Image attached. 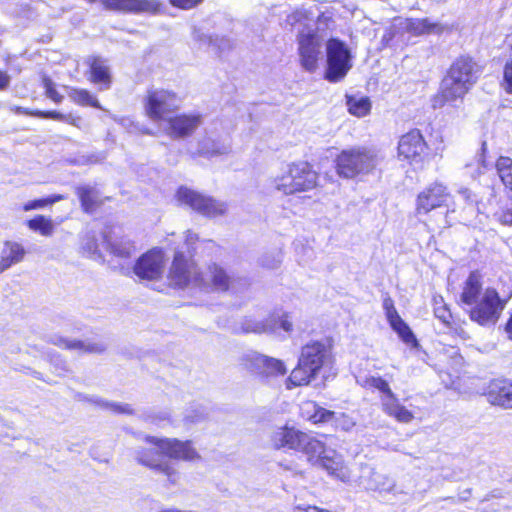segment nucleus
<instances>
[{"label": "nucleus", "instance_id": "69168bd1", "mask_svg": "<svg viewBox=\"0 0 512 512\" xmlns=\"http://www.w3.org/2000/svg\"><path fill=\"white\" fill-rule=\"evenodd\" d=\"M506 332L508 333L509 338L512 340V314L509 321L506 324Z\"/></svg>", "mask_w": 512, "mask_h": 512}, {"label": "nucleus", "instance_id": "680f3d73", "mask_svg": "<svg viewBox=\"0 0 512 512\" xmlns=\"http://www.w3.org/2000/svg\"><path fill=\"white\" fill-rule=\"evenodd\" d=\"M296 510L303 512H317V506H302L298 505L295 507Z\"/></svg>", "mask_w": 512, "mask_h": 512}, {"label": "nucleus", "instance_id": "6ab92c4d", "mask_svg": "<svg viewBox=\"0 0 512 512\" xmlns=\"http://www.w3.org/2000/svg\"><path fill=\"white\" fill-rule=\"evenodd\" d=\"M203 124L199 113H183L170 116L164 123L163 131L172 139L186 138Z\"/></svg>", "mask_w": 512, "mask_h": 512}, {"label": "nucleus", "instance_id": "20e7f679", "mask_svg": "<svg viewBox=\"0 0 512 512\" xmlns=\"http://www.w3.org/2000/svg\"><path fill=\"white\" fill-rule=\"evenodd\" d=\"M379 161L377 153L371 149L364 147L345 149L336 158V170L340 177L353 179L373 172Z\"/></svg>", "mask_w": 512, "mask_h": 512}, {"label": "nucleus", "instance_id": "39448f33", "mask_svg": "<svg viewBox=\"0 0 512 512\" xmlns=\"http://www.w3.org/2000/svg\"><path fill=\"white\" fill-rule=\"evenodd\" d=\"M270 444L275 449H288L303 453L306 457L320 448V440L310 433H306L287 424L272 429L269 435Z\"/></svg>", "mask_w": 512, "mask_h": 512}, {"label": "nucleus", "instance_id": "3c124183", "mask_svg": "<svg viewBox=\"0 0 512 512\" xmlns=\"http://www.w3.org/2000/svg\"><path fill=\"white\" fill-rule=\"evenodd\" d=\"M501 85L507 93L512 94V59L507 61L504 66Z\"/></svg>", "mask_w": 512, "mask_h": 512}, {"label": "nucleus", "instance_id": "a19ab883", "mask_svg": "<svg viewBox=\"0 0 512 512\" xmlns=\"http://www.w3.org/2000/svg\"><path fill=\"white\" fill-rule=\"evenodd\" d=\"M434 305V315L437 319H439L446 327H451V319L452 314L444 303V300L441 296H437L433 298Z\"/></svg>", "mask_w": 512, "mask_h": 512}, {"label": "nucleus", "instance_id": "aec40b11", "mask_svg": "<svg viewBox=\"0 0 512 512\" xmlns=\"http://www.w3.org/2000/svg\"><path fill=\"white\" fill-rule=\"evenodd\" d=\"M450 197L445 185L434 182L418 195L417 213L427 214L431 210L447 204Z\"/></svg>", "mask_w": 512, "mask_h": 512}, {"label": "nucleus", "instance_id": "cd10ccee", "mask_svg": "<svg viewBox=\"0 0 512 512\" xmlns=\"http://www.w3.org/2000/svg\"><path fill=\"white\" fill-rule=\"evenodd\" d=\"M52 342L62 348L88 353H101L106 346L102 342L69 340L63 337H55Z\"/></svg>", "mask_w": 512, "mask_h": 512}, {"label": "nucleus", "instance_id": "72a5a7b5", "mask_svg": "<svg viewBox=\"0 0 512 512\" xmlns=\"http://www.w3.org/2000/svg\"><path fill=\"white\" fill-rule=\"evenodd\" d=\"M242 330L246 333L274 334L275 325L269 323V317L265 320H257L255 318L248 317L242 322Z\"/></svg>", "mask_w": 512, "mask_h": 512}, {"label": "nucleus", "instance_id": "37998d69", "mask_svg": "<svg viewBox=\"0 0 512 512\" xmlns=\"http://www.w3.org/2000/svg\"><path fill=\"white\" fill-rule=\"evenodd\" d=\"M485 150V143H483L481 153L473 162L466 164L467 173L474 179L482 175L486 169Z\"/></svg>", "mask_w": 512, "mask_h": 512}, {"label": "nucleus", "instance_id": "2eb2a0df", "mask_svg": "<svg viewBox=\"0 0 512 512\" xmlns=\"http://www.w3.org/2000/svg\"><path fill=\"white\" fill-rule=\"evenodd\" d=\"M200 279L199 289L203 291L236 292L237 283L246 284L245 280L230 276L223 267L217 264L209 265L206 271L202 272Z\"/></svg>", "mask_w": 512, "mask_h": 512}, {"label": "nucleus", "instance_id": "1a4fd4ad", "mask_svg": "<svg viewBox=\"0 0 512 512\" xmlns=\"http://www.w3.org/2000/svg\"><path fill=\"white\" fill-rule=\"evenodd\" d=\"M326 54L325 78L330 82L342 80L352 67L351 54L347 45L337 38H331L326 44Z\"/></svg>", "mask_w": 512, "mask_h": 512}, {"label": "nucleus", "instance_id": "a18cd8bd", "mask_svg": "<svg viewBox=\"0 0 512 512\" xmlns=\"http://www.w3.org/2000/svg\"><path fill=\"white\" fill-rule=\"evenodd\" d=\"M269 323L275 325V332L278 328H281L286 333H289L293 330V324L290 321L289 315L287 313L270 315Z\"/></svg>", "mask_w": 512, "mask_h": 512}, {"label": "nucleus", "instance_id": "423d86ee", "mask_svg": "<svg viewBox=\"0 0 512 512\" xmlns=\"http://www.w3.org/2000/svg\"><path fill=\"white\" fill-rule=\"evenodd\" d=\"M181 104L180 97L171 90L153 89L147 92L144 99V110L147 117L157 123H165Z\"/></svg>", "mask_w": 512, "mask_h": 512}, {"label": "nucleus", "instance_id": "864d4df0", "mask_svg": "<svg viewBox=\"0 0 512 512\" xmlns=\"http://www.w3.org/2000/svg\"><path fill=\"white\" fill-rule=\"evenodd\" d=\"M459 194L467 204H474L477 202L476 196L468 188H461L459 190Z\"/></svg>", "mask_w": 512, "mask_h": 512}, {"label": "nucleus", "instance_id": "603ef678", "mask_svg": "<svg viewBox=\"0 0 512 512\" xmlns=\"http://www.w3.org/2000/svg\"><path fill=\"white\" fill-rule=\"evenodd\" d=\"M203 0H169V3L176 8L190 10L201 4Z\"/></svg>", "mask_w": 512, "mask_h": 512}, {"label": "nucleus", "instance_id": "f03ea898", "mask_svg": "<svg viewBox=\"0 0 512 512\" xmlns=\"http://www.w3.org/2000/svg\"><path fill=\"white\" fill-rule=\"evenodd\" d=\"M480 74L479 65L471 57L461 56L457 58L442 80L435 106L437 103L443 105L462 100L475 85Z\"/></svg>", "mask_w": 512, "mask_h": 512}, {"label": "nucleus", "instance_id": "f704fd0d", "mask_svg": "<svg viewBox=\"0 0 512 512\" xmlns=\"http://www.w3.org/2000/svg\"><path fill=\"white\" fill-rule=\"evenodd\" d=\"M495 168L503 185L512 191V159L508 156H500L496 160Z\"/></svg>", "mask_w": 512, "mask_h": 512}, {"label": "nucleus", "instance_id": "13d9d810", "mask_svg": "<svg viewBox=\"0 0 512 512\" xmlns=\"http://www.w3.org/2000/svg\"><path fill=\"white\" fill-rule=\"evenodd\" d=\"M197 239H198L197 234H195L191 231H187L185 242H186L188 248H190L192 246V244H194L197 241Z\"/></svg>", "mask_w": 512, "mask_h": 512}, {"label": "nucleus", "instance_id": "f257e3e1", "mask_svg": "<svg viewBox=\"0 0 512 512\" xmlns=\"http://www.w3.org/2000/svg\"><path fill=\"white\" fill-rule=\"evenodd\" d=\"M145 442L149 447L138 449L136 460L141 465L163 474L173 485L180 480V473L171 460L194 461L200 458L190 441L146 436Z\"/></svg>", "mask_w": 512, "mask_h": 512}, {"label": "nucleus", "instance_id": "b1692460", "mask_svg": "<svg viewBox=\"0 0 512 512\" xmlns=\"http://www.w3.org/2000/svg\"><path fill=\"white\" fill-rule=\"evenodd\" d=\"M163 4L159 0H120L117 10L135 13L156 15L162 11Z\"/></svg>", "mask_w": 512, "mask_h": 512}, {"label": "nucleus", "instance_id": "4d7b16f0", "mask_svg": "<svg viewBox=\"0 0 512 512\" xmlns=\"http://www.w3.org/2000/svg\"><path fill=\"white\" fill-rule=\"evenodd\" d=\"M385 315L389 324L400 318V315L398 314L395 307L385 311Z\"/></svg>", "mask_w": 512, "mask_h": 512}, {"label": "nucleus", "instance_id": "e433bc0d", "mask_svg": "<svg viewBox=\"0 0 512 512\" xmlns=\"http://www.w3.org/2000/svg\"><path fill=\"white\" fill-rule=\"evenodd\" d=\"M347 106L349 112L357 117L366 116L371 109V103L367 97H350L348 98Z\"/></svg>", "mask_w": 512, "mask_h": 512}, {"label": "nucleus", "instance_id": "6e6552de", "mask_svg": "<svg viewBox=\"0 0 512 512\" xmlns=\"http://www.w3.org/2000/svg\"><path fill=\"white\" fill-rule=\"evenodd\" d=\"M308 454L307 461L313 466L325 470L335 480L348 483L351 480V471L345 464L343 456L334 449L327 448L320 440V448L314 453L313 459Z\"/></svg>", "mask_w": 512, "mask_h": 512}, {"label": "nucleus", "instance_id": "6e6d98bb", "mask_svg": "<svg viewBox=\"0 0 512 512\" xmlns=\"http://www.w3.org/2000/svg\"><path fill=\"white\" fill-rule=\"evenodd\" d=\"M10 84V76L4 72L0 71V90L6 89Z\"/></svg>", "mask_w": 512, "mask_h": 512}, {"label": "nucleus", "instance_id": "473e14b6", "mask_svg": "<svg viewBox=\"0 0 512 512\" xmlns=\"http://www.w3.org/2000/svg\"><path fill=\"white\" fill-rule=\"evenodd\" d=\"M110 252L120 260L130 259L136 252L135 245L127 238L108 240Z\"/></svg>", "mask_w": 512, "mask_h": 512}, {"label": "nucleus", "instance_id": "393cba45", "mask_svg": "<svg viewBox=\"0 0 512 512\" xmlns=\"http://www.w3.org/2000/svg\"><path fill=\"white\" fill-rule=\"evenodd\" d=\"M90 81L99 86L100 90H107L111 86V73L106 60L94 57L90 62Z\"/></svg>", "mask_w": 512, "mask_h": 512}, {"label": "nucleus", "instance_id": "dca6fc26", "mask_svg": "<svg viewBox=\"0 0 512 512\" xmlns=\"http://www.w3.org/2000/svg\"><path fill=\"white\" fill-rule=\"evenodd\" d=\"M299 359L302 366L309 368L310 373L318 375L324 366L331 363V344L328 340L311 341L301 348Z\"/></svg>", "mask_w": 512, "mask_h": 512}, {"label": "nucleus", "instance_id": "a211bd4d", "mask_svg": "<svg viewBox=\"0 0 512 512\" xmlns=\"http://www.w3.org/2000/svg\"><path fill=\"white\" fill-rule=\"evenodd\" d=\"M165 262L163 251L153 248L138 258L133 266V271L140 279L157 280L164 272Z\"/></svg>", "mask_w": 512, "mask_h": 512}, {"label": "nucleus", "instance_id": "c03bdc74", "mask_svg": "<svg viewBox=\"0 0 512 512\" xmlns=\"http://www.w3.org/2000/svg\"><path fill=\"white\" fill-rule=\"evenodd\" d=\"M90 400L96 405L104 409L110 410L114 413L130 414L132 412L128 404L110 403L100 399L99 397H92L90 398Z\"/></svg>", "mask_w": 512, "mask_h": 512}, {"label": "nucleus", "instance_id": "4be33fe9", "mask_svg": "<svg viewBox=\"0 0 512 512\" xmlns=\"http://www.w3.org/2000/svg\"><path fill=\"white\" fill-rule=\"evenodd\" d=\"M488 399L493 405L512 408V383L507 380H494L489 385Z\"/></svg>", "mask_w": 512, "mask_h": 512}, {"label": "nucleus", "instance_id": "5701e85b", "mask_svg": "<svg viewBox=\"0 0 512 512\" xmlns=\"http://www.w3.org/2000/svg\"><path fill=\"white\" fill-rule=\"evenodd\" d=\"M383 412L400 423H410L414 419L413 413L402 405L394 393L381 397Z\"/></svg>", "mask_w": 512, "mask_h": 512}, {"label": "nucleus", "instance_id": "412c9836", "mask_svg": "<svg viewBox=\"0 0 512 512\" xmlns=\"http://www.w3.org/2000/svg\"><path fill=\"white\" fill-rule=\"evenodd\" d=\"M230 148L227 137L216 135L212 131H206L205 136L198 143L199 154L208 157L227 154Z\"/></svg>", "mask_w": 512, "mask_h": 512}, {"label": "nucleus", "instance_id": "0e129e2a", "mask_svg": "<svg viewBox=\"0 0 512 512\" xmlns=\"http://www.w3.org/2000/svg\"><path fill=\"white\" fill-rule=\"evenodd\" d=\"M279 263H280L279 259H274L271 263H267L265 261L262 262L263 266L270 268V269L276 268L279 265Z\"/></svg>", "mask_w": 512, "mask_h": 512}, {"label": "nucleus", "instance_id": "f8f14e48", "mask_svg": "<svg viewBox=\"0 0 512 512\" xmlns=\"http://www.w3.org/2000/svg\"><path fill=\"white\" fill-rule=\"evenodd\" d=\"M200 272L191 259H186L180 252H176L169 277L173 285L179 288H199L201 282Z\"/></svg>", "mask_w": 512, "mask_h": 512}, {"label": "nucleus", "instance_id": "bf43d9fd", "mask_svg": "<svg viewBox=\"0 0 512 512\" xmlns=\"http://www.w3.org/2000/svg\"><path fill=\"white\" fill-rule=\"evenodd\" d=\"M11 111L15 112L16 114H26L31 116H33V113H35V111H29L28 109L20 106L11 107Z\"/></svg>", "mask_w": 512, "mask_h": 512}, {"label": "nucleus", "instance_id": "ea45409f", "mask_svg": "<svg viewBox=\"0 0 512 512\" xmlns=\"http://www.w3.org/2000/svg\"><path fill=\"white\" fill-rule=\"evenodd\" d=\"M29 229L39 232L43 236H50L53 233V223L50 219L45 218L42 215H38L35 218L27 222Z\"/></svg>", "mask_w": 512, "mask_h": 512}, {"label": "nucleus", "instance_id": "338daca9", "mask_svg": "<svg viewBox=\"0 0 512 512\" xmlns=\"http://www.w3.org/2000/svg\"><path fill=\"white\" fill-rule=\"evenodd\" d=\"M317 512H331V511L328 509L317 507Z\"/></svg>", "mask_w": 512, "mask_h": 512}, {"label": "nucleus", "instance_id": "052dcab7", "mask_svg": "<svg viewBox=\"0 0 512 512\" xmlns=\"http://www.w3.org/2000/svg\"><path fill=\"white\" fill-rule=\"evenodd\" d=\"M394 307H395L394 306V301L389 296H387V297H385L383 299V309H384V311H387V310L392 309Z\"/></svg>", "mask_w": 512, "mask_h": 512}, {"label": "nucleus", "instance_id": "e2e57ef3", "mask_svg": "<svg viewBox=\"0 0 512 512\" xmlns=\"http://www.w3.org/2000/svg\"><path fill=\"white\" fill-rule=\"evenodd\" d=\"M89 253H95L97 250V244L95 241H90L87 245L83 246Z\"/></svg>", "mask_w": 512, "mask_h": 512}, {"label": "nucleus", "instance_id": "a878e982", "mask_svg": "<svg viewBox=\"0 0 512 512\" xmlns=\"http://www.w3.org/2000/svg\"><path fill=\"white\" fill-rule=\"evenodd\" d=\"M300 411L301 416L313 424H327L333 417V411L319 406L314 401L303 402Z\"/></svg>", "mask_w": 512, "mask_h": 512}, {"label": "nucleus", "instance_id": "c756f323", "mask_svg": "<svg viewBox=\"0 0 512 512\" xmlns=\"http://www.w3.org/2000/svg\"><path fill=\"white\" fill-rule=\"evenodd\" d=\"M316 377L317 374L314 372L310 373L309 368L302 366L301 360L298 359V365L292 370L288 377L286 387L291 389L293 387L307 385Z\"/></svg>", "mask_w": 512, "mask_h": 512}, {"label": "nucleus", "instance_id": "de8ad7c7", "mask_svg": "<svg viewBox=\"0 0 512 512\" xmlns=\"http://www.w3.org/2000/svg\"><path fill=\"white\" fill-rule=\"evenodd\" d=\"M495 216L501 224L512 226V196L509 197L506 203L496 212Z\"/></svg>", "mask_w": 512, "mask_h": 512}, {"label": "nucleus", "instance_id": "4c0bfd02", "mask_svg": "<svg viewBox=\"0 0 512 512\" xmlns=\"http://www.w3.org/2000/svg\"><path fill=\"white\" fill-rule=\"evenodd\" d=\"M81 205L86 212H92L97 204L98 194L91 187H79L77 189Z\"/></svg>", "mask_w": 512, "mask_h": 512}, {"label": "nucleus", "instance_id": "9b49d317", "mask_svg": "<svg viewBox=\"0 0 512 512\" xmlns=\"http://www.w3.org/2000/svg\"><path fill=\"white\" fill-rule=\"evenodd\" d=\"M506 302L499 297L495 289L487 288L480 301L471 309L470 318L482 326L493 325L499 319Z\"/></svg>", "mask_w": 512, "mask_h": 512}, {"label": "nucleus", "instance_id": "bb28decb", "mask_svg": "<svg viewBox=\"0 0 512 512\" xmlns=\"http://www.w3.org/2000/svg\"><path fill=\"white\" fill-rule=\"evenodd\" d=\"M482 290L481 275L478 272H471L464 282L460 299L465 305H474L479 300Z\"/></svg>", "mask_w": 512, "mask_h": 512}, {"label": "nucleus", "instance_id": "ddd939ff", "mask_svg": "<svg viewBox=\"0 0 512 512\" xmlns=\"http://www.w3.org/2000/svg\"><path fill=\"white\" fill-rule=\"evenodd\" d=\"M323 38L315 31H302L298 36V51L301 66L312 73L322 58Z\"/></svg>", "mask_w": 512, "mask_h": 512}, {"label": "nucleus", "instance_id": "774afa93", "mask_svg": "<svg viewBox=\"0 0 512 512\" xmlns=\"http://www.w3.org/2000/svg\"><path fill=\"white\" fill-rule=\"evenodd\" d=\"M218 47H219V49H221V50H224V49H225V47H224V46H221V45H219Z\"/></svg>", "mask_w": 512, "mask_h": 512}, {"label": "nucleus", "instance_id": "f3484780", "mask_svg": "<svg viewBox=\"0 0 512 512\" xmlns=\"http://www.w3.org/2000/svg\"><path fill=\"white\" fill-rule=\"evenodd\" d=\"M398 155L411 164H421L428 156V144L418 129L402 135L398 142Z\"/></svg>", "mask_w": 512, "mask_h": 512}, {"label": "nucleus", "instance_id": "c9c22d12", "mask_svg": "<svg viewBox=\"0 0 512 512\" xmlns=\"http://www.w3.org/2000/svg\"><path fill=\"white\" fill-rule=\"evenodd\" d=\"M68 96L75 103L82 106H91L95 108H101L98 100L89 91L85 89L70 88Z\"/></svg>", "mask_w": 512, "mask_h": 512}, {"label": "nucleus", "instance_id": "09e8293b", "mask_svg": "<svg viewBox=\"0 0 512 512\" xmlns=\"http://www.w3.org/2000/svg\"><path fill=\"white\" fill-rule=\"evenodd\" d=\"M43 87L45 89L46 96L55 103H61L63 95H61L55 88V83L48 77L43 78Z\"/></svg>", "mask_w": 512, "mask_h": 512}, {"label": "nucleus", "instance_id": "4468645a", "mask_svg": "<svg viewBox=\"0 0 512 512\" xmlns=\"http://www.w3.org/2000/svg\"><path fill=\"white\" fill-rule=\"evenodd\" d=\"M241 364L251 373L263 378L283 376L287 372L283 361L256 352H249L243 355Z\"/></svg>", "mask_w": 512, "mask_h": 512}, {"label": "nucleus", "instance_id": "79ce46f5", "mask_svg": "<svg viewBox=\"0 0 512 512\" xmlns=\"http://www.w3.org/2000/svg\"><path fill=\"white\" fill-rule=\"evenodd\" d=\"M391 328L398 334L403 342L406 344L416 343V338L411 331L410 327L400 317L397 320L390 323Z\"/></svg>", "mask_w": 512, "mask_h": 512}, {"label": "nucleus", "instance_id": "c85d7f7f", "mask_svg": "<svg viewBox=\"0 0 512 512\" xmlns=\"http://www.w3.org/2000/svg\"><path fill=\"white\" fill-rule=\"evenodd\" d=\"M363 483L367 490L378 492H391L395 488V481L385 474L374 470L369 471L367 478L363 477Z\"/></svg>", "mask_w": 512, "mask_h": 512}, {"label": "nucleus", "instance_id": "9d476101", "mask_svg": "<svg viewBox=\"0 0 512 512\" xmlns=\"http://www.w3.org/2000/svg\"><path fill=\"white\" fill-rule=\"evenodd\" d=\"M439 32V27L428 19H395L383 35V42L392 46L406 41L405 34L419 36L426 33Z\"/></svg>", "mask_w": 512, "mask_h": 512}, {"label": "nucleus", "instance_id": "58836bf2", "mask_svg": "<svg viewBox=\"0 0 512 512\" xmlns=\"http://www.w3.org/2000/svg\"><path fill=\"white\" fill-rule=\"evenodd\" d=\"M330 423L335 429H339L344 432H351L357 425L356 420L351 415L346 413H336L334 411Z\"/></svg>", "mask_w": 512, "mask_h": 512}, {"label": "nucleus", "instance_id": "7c9ffc66", "mask_svg": "<svg viewBox=\"0 0 512 512\" xmlns=\"http://www.w3.org/2000/svg\"><path fill=\"white\" fill-rule=\"evenodd\" d=\"M25 255V250L19 243L6 242L1 251V263L4 268H9L13 264L22 261Z\"/></svg>", "mask_w": 512, "mask_h": 512}, {"label": "nucleus", "instance_id": "7ed1b4c3", "mask_svg": "<svg viewBox=\"0 0 512 512\" xmlns=\"http://www.w3.org/2000/svg\"><path fill=\"white\" fill-rule=\"evenodd\" d=\"M318 184V174L306 161L292 162L274 179L275 188L285 195L310 191Z\"/></svg>", "mask_w": 512, "mask_h": 512}, {"label": "nucleus", "instance_id": "49530a36", "mask_svg": "<svg viewBox=\"0 0 512 512\" xmlns=\"http://www.w3.org/2000/svg\"><path fill=\"white\" fill-rule=\"evenodd\" d=\"M63 199V196L61 195H54V196H51V197H47V198H42V199H37V200H32V201H29L27 203H25L22 207V209L24 211H31V210H35V209H41L47 205H51L57 201H60Z\"/></svg>", "mask_w": 512, "mask_h": 512}, {"label": "nucleus", "instance_id": "5fc2aeb1", "mask_svg": "<svg viewBox=\"0 0 512 512\" xmlns=\"http://www.w3.org/2000/svg\"><path fill=\"white\" fill-rule=\"evenodd\" d=\"M87 1L90 3L99 2V3L103 4L108 9L117 10L120 0H87Z\"/></svg>", "mask_w": 512, "mask_h": 512}, {"label": "nucleus", "instance_id": "0eeeda50", "mask_svg": "<svg viewBox=\"0 0 512 512\" xmlns=\"http://www.w3.org/2000/svg\"><path fill=\"white\" fill-rule=\"evenodd\" d=\"M180 204L207 218L223 216L228 211V204L222 200L204 195L187 187H180L176 194Z\"/></svg>", "mask_w": 512, "mask_h": 512}, {"label": "nucleus", "instance_id": "8fccbe9b", "mask_svg": "<svg viewBox=\"0 0 512 512\" xmlns=\"http://www.w3.org/2000/svg\"><path fill=\"white\" fill-rule=\"evenodd\" d=\"M33 116L66 121V122L72 123L74 125H76L77 121H80V118H74L71 115L65 116L57 111H47V112L35 111V113H33Z\"/></svg>", "mask_w": 512, "mask_h": 512}, {"label": "nucleus", "instance_id": "2f4dec72", "mask_svg": "<svg viewBox=\"0 0 512 512\" xmlns=\"http://www.w3.org/2000/svg\"><path fill=\"white\" fill-rule=\"evenodd\" d=\"M357 383L366 389H375L382 393V396H390L393 391L389 383L378 375H364L356 379Z\"/></svg>", "mask_w": 512, "mask_h": 512}]
</instances>
